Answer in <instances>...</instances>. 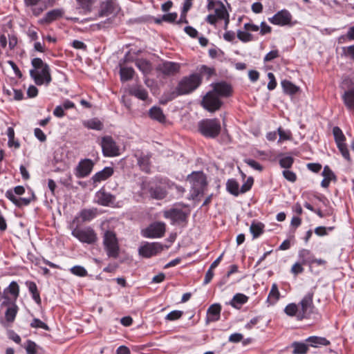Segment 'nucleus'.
Wrapping results in <instances>:
<instances>
[{"instance_id":"62","label":"nucleus","mask_w":354,"mask_h":354,"mask_svg":"<svg viewBox=\"0 0 354 354\" xmlns=\"http://www.w3.org/2000/svg\"><path fill=\"white\" fill-rule=\"evenodd\" d=\"M343 52L346 57H348L354 61V45L344 47Z\"/></svg>"},{"instance_id":"16","label":"nucleus","mask_w":354,"mask_h":354,"mask_svg":"<svg viewBox=\"0 0 354 354\" xmlns=\"http://www.w3.org/2000/svg\"><path fill=\"white\" fill-rule=\"evenodd\" d=\"M180 64L173 62H164L159 64L157 71L162 73L165 76L174 75L180 70Z\"/></svg>"},{"instance_id":"10","label":"nucleus","mask_w":354,"mask_h":354,"mask_svg":"<svg viewBox=\"0 0 354 354\" xmlns=\"http://www.w3.org/2000/svg\"><path fill=\"white\" fill-rule=\"evenodd\" d=\"M203 106L210 112H214L218 110L221 105L222 102L220 100L219 97L215 94V92L209 91L203 98Z\"/></svg>"},{"instance_id":"30","label":"nucleus","mask_w":354,"mask_h":354,"mask_svg":"<svg viewBox=\"0 0 354 354\" xmlns=\"http://www.w3.org/2000/svg\"><path fill=\"white\" fill-rule=\"evenodd\" d=\"M64 12L61 9H54L52 10L48 11L44 19H42L43 21L46 23H50L58 18L61 17L63 15Z\"/></svg>"},{"instance_id":"38","label":"nucleus","mask_w":354,"mask_h":354,"mask_svg":"<svg viewBox=\"0 0 354 354\" xmlns=\"http://www.w3.org/2000/svg\"><path fill=\"white\" fill-rule=\"evenodd\" d=\"M299 257L301 259H302L303 263H313L314 256L309 250H301L299 252Z\"/></svg>"},{"instance_id":"40","label":"nucleus","mask_w":354,"mask_h":354,"mask_svg":"<svg viewBox=\"0 0 354 354\" xmlns=\"http://www.w3.org/2000/svg\"><path fill=\"white\" fill-rule=\"evenodd\" d=\"M96 216V211L94 209H83L80 213V217L82 222H88L94 218Z\"/></svg>"},{"instance_id":"50","label":"nucleus","mask_w":354,"mask_h":354,"mask_svg":"<svg viewBox=\"0 0 354 354\" xmlns=\"http://www.w3.org/2000/svg\"><path fill=\"white\" fill-rule=\"evenodd\" d=\"M294 160L291 156H285L279 160V165L281 167L288 169L292 167Z\"/></svg>"},{"instance_id":"21","label":"nucleus","mask_w":354,"mask_h":354,"mask_svg":"<svg viewBox=\"0 0 354 354\" xmlns=\"http://www.w3.org/2000/svg\"><path fill=\"white\" fill-rule=\"evenodd\" d=\"M116 7L114 3L111 1H106L102 2L99 11L100 17H107L113 14L116 11Z\"/></svg>"},{"instance_id":"52","label":"nucleus","mask_w":354,"mask_h":354,"mask_svg":"<svg viewBox=\"0 0 354 354\" xmlns=\"http://www.w3.org/2000/svg\"><path fill=\"white\" fill-rule=\"evenodd\" d=\"M277 131L279 136V142L291 139L292 135L290 131H285L281 127H279Z\"/></svg>"},{"instance_id":"3","label":"nucleus","mask_w":354,"mask_h":354,"mask_svg":"<svg viewBox=\"0 0 354 354\" xmlns=\"http://www.w3.org/2000/svg\"><path fill=\"white\" fill-rule=\"evenodd\" d=\"M199 132L206 138H214L221 132V124L218 119H205L198 124Z\"/></svg>"},{"instance_id":"24","label":"nucleus","mask_w":354,"mask_h":354,"mask_svg":"<svg viewBox=\"0 0 354 354\" xmlns=\"http://www.w3.org/2000/svg\"><path fill=\"white\" fill-rule=\"evenodd\" d=\"M40 1L41 0H24L26 6L31 8L32 14L35 16L39 15L46 8Z\"/></svg>"},{"instance_id":"19","label":"nucleus","mask_w":354,"mask_h":354,"mask_svg":"<svg viewBox=\"0 0 354 354\" xmlns=\"http://www.w3.org/2000/svg\"><path fill=\"white\" fill-rule=\"evenodd\" d=\"M96 200L98 204L108 206L115 202V198L111 194L100 189L96 193Z\"/></svg>"},{"instance_id":"29","label":"nucleus","mask_w":354,"mask_h":354,"mask_svg":"<svg viewBox=\"0 0 354 354\" xmlns=\"http://www.w3.org/2000/svg\"><path fill=\"white\" fill-rule=\"evenodd\" d=\"M248 297L246 295L241 293H237L233 297L230 304L234 308L239 309L243 304L248 301Z\"/></svg>"},{"instance_id":"7","label":"nucleus","mask_w":354,"mask_h":354,"mask_svg":"<svg viewBox=\"0 0 354 354\" xmlns=\"http://www.w3.org/2000/svg\"><path fill=\"white\" fill-rule=\"evenodd\" d=\"M25 189L23 186H17L13 189H8L6 192V196L8 198L11 202H12L17 207H21L23 206L28 205L32 199L34 198L32 196V198H21L18 197L17 195L20 196L24 194Z\"/></svg>"},{"instance_id":"14","label":"nucleus","mask_w":354,"mask_h":354,"mask_svg":"<svg viewBox=\"0 0 354 354\" xmlns=\"http://www.w3.org/2000/svg\"><path fill=\"white\" fill-rule=\"evenodd\" d=\"M291 14L286 10H282L276 13L272 17L269 18L270 23L278 26H286L290 23Z\"/></svg>"},{"instance_id":"51","label":"nucleus","mask_w":354,"mask_h":354,"mask_svg":"<svg viewBox=\"0 0 354 354\" xmlns=\"http://www.w3.org/2000/svg\"><path fill=\"white\" fill-rule=\"evenodd\" d=\"M322 175L323 176L324 178L328 179L329 180H335L336 178L333 171L327 165L324 167Z\"/></svg>"},{"instance_id":"53","label":"nucleus","mask_w":354,"mask_h":354,"mask_svg":"<svg viewBox=\"0 0 354 354\" xmlns=\"http://www.w3.org/2000/svg\"><path fill=\"white\" fill-rule=\"evenodd\" d=\"M30 326L32 328H41L46 330H48L49 328L46 324L43 322L39 319H33L32 322L30 324Z\"/></svg>"},{"instance_id":"8","label":"nucleus","mask_w":354,"mask_h":354,"mask_svg":"<svg viewBox=\"0 0 354 354\" xmlns=\"http://www.w3.org/2000/svg\"><path fill=\"white\" fill-rule=\"evenodd\" d=\"M313 292H308L299 304V311L298 313V319L301 320L304 318H307L313 312L314 307L313 303Z\"/></svg>"},{"instance_id":"63","label":"nucleus","mask_w":354,"mask_h":354,"mask_svg":"<svg viewBox=\"0 0 354 354\" xmlns=\"http://www.w3.org/2000/svg\"><path fill=\"white\" fill-rule=\"evenodd\" d=\"M185 32L192 38H196L198 35V31L192 26H186L184 28Z\"/></svg>"},{"instance_id":"48","label":"nucleus","mask_w":354,"mask_h":354,"mask_svg":"<svg viewBox=\"0 0 354 354\" xmlns=\"http://www.w3.org/2000/svg\"><path fill=\"white\" fill-rule=\"evenodd\" d=\"M237 37L239 38V39L243 42H248L254 39L252 35L247 32L246 30H238Z\"/></svg>"},{"instance_id":"43","label":"nucleus","mask_w":354,"mask_h":354,"mask_svg":"<svg viewBox=\"0 0 354 354\" xmlns=\"http://www.w3.org/2000/svg\"><path fill=\"white\" fill-rule=\"evenodd\" d=\"M27 354H36L41 348L35 342L28 340L24 346Z\"/></svg>"},{"instance_id":"34","label":"nucleus","mask_w":354,"mask_h":354,"mask_svg":"<svg viewBox=\"0 0 354 354\" xmlns=\"http://www.w3.org/2000/svg\"><path fill=\"white\" fill-rule=\"evenodd\" d=\"M131 93L142 100H145L148 97L147 91L141 86L133 87L131 89Z\"/></svg>"},{"instance_id":"61","label":"nucleus","mask_w":354,"mask_h":354,"mask_svg":"<svg viewBox=\"0 0 354 354\" xmlns=\"http://www.w3.org/2000/svg\"><path fill=\"white\" fill-rule=\"evenodd\" d=\"M35 136L41 142H45L46 140V136L39 128H36L34 130Z\"/></svg>"},{"instance_id":"41","label":"nucleus","mask_w":354,"mask_h":354,"mask_svg":"<svg viewBox=\"0 0 354 354\" xmlns=\"http://www.w3.org/2000/svg\"><path fill=\"white\" fill-rule=\"evenodd\" d=\"M227 191L234 196H238L239 194V185L234 179H230L227 180Z\"/></svg>"},{"instance_id":"1","label":"nucleus","mask_w":354,"mask_h":354,"mask_svg":"<svg viewBox=\"0 0 354 354\" xmlns=\"http://www.w3.org/2000/svg\"><path fill=\"white\" fill-rule=\"evenodd\" d=\"M201 80L197 74H192L183 77L178 83L176 90L168 95L166 102L174 100L178 95H186L196 89L201 84Z\"/></svg>"},{"instance_id":"15","label":"nucleus","mask_w":354,"mask_h":354,"mask_svg":"<svg viewBox=\"0 0 354 354\" xmlns=\"http://www.w3.org/2000/svg\"><path fill=\"white\" fill-rule=\"evenodd\" d=\"M207 8L208 10H214L215 13L214 15L218 19L226 17L227 15H229L224 4L220 1H216L214 0H208Z\"/></svg>"},{"instance_id":"39","label":"nucleus","mask_w":354,"mask_h":354,"mask_svg":"<svg viewBox=\"0 0 354 354\" xmlns=\"http://www.w3.org/2000/svg\"><path fill=\"white\" fill-rule=\"evenodd\" d=\"M281 86L286 93L291 95L295 94L299 90L297 86L286 80L281 82Z\"/></svg>"},{"instance_id":"11","label":"nucleus","mask_w":354,"mask_h":354,"mask_svg":"<svg viewBox=\"0 0 354 354\" xmlns=\"http://www.w3.org/2000/svg\"><path fill=\"white\" fill-rule=\"evenodd\" d=\"M164 248L165 246L160 243H145L139 248L138 253L143 257L149 258L160 253Z\"/></svg>"},{"instance_id":"6","label":"nucleus","mask_w":354,"mask_h":354,"mask_svg":"<svg viewBox=\"0 0 354 354\" xmlns=\"http://www.w3.org/2000/svg\"><path fill=\"white\" fill-rule=\"evenodd\" d=\"M103 243L107 255L116 258L119 254V245L115 234L112 231L105 232L103 236Z\"/></svg>"},{"instance_id":"35","label":"nucleus","mask_w":354,"mask_h":354,"mask_svg":"<svg viewBox=\"0 0 354 354\" xmlns=\"http://www.w3.org/2000/svg\"><path fill=\"white\" fill-rule=\"evenodd\" d=\"M134 73L135 71L131 67H121L120 70V78L122 82L132 79Z\"/></svg>"},{"instance_id":"64","label":"nucleus","mask_w":354,"mask_h":354,"mask_svg":"<svg viewBox=\"0 0 354 354\" xmlns=\"http://www.w3.org/2000/svg\"><path fill=\"white\" fill-rule=\"evenodd\" d=\"M271 32V27L268 26L266 22L262 21L261 23L260 34L264 35Z\"/></svg>"},{"instance_id":"28","label":"nucleus","mask_w":354,"mask_h":354,"mask_svg":"<svg viewBox=\"0 0 354 354\" xmlns=\"http://www.w3.org/2000/svg\"><path fill=\"white\" fill-rule=\"evenodd\" d=\"M135 64L144 75H149L153 68L151 63L145 59H137Z\"/></svg>"},{"instance_id":"4","label":"nucleus","mask_w":354,"mask_h":354,"mask_svg":"<svg viewBox=\"0 0 354 354\" xmlns=\"http://www.w3.org/2000/svg\"><path fill=\"white\" fill-rule=\"evenodd\" d=\"M187 180L192 185V196L197 197L203 193L207 185V180L205 175L203 172H192L191 175L187 176Z\"/></svg>"},{"instance_id":"55","label":"nucleus","mask_w":354,"mask_h":354,"mask_svg":"<svg viewBox=\"0 0 354 354\" xmlns=\"http://www.w3.org/2000/svg\"><path fill=\"white\" fill-rule=\"evenodd\" d=\"M183 314V313L180 310H173L167 314L166 316V319L169 321H174L180 318Z\"/></svg>"},{"instance_id":"60","label":"nucleus","mask_w":354,"mask_h":354,"mask_svg":"<svg viewBox=\"0 0 354 354\" xmlns=\"http://www.w3.org/2000/svg\"><path fill=\"white\" fill-rule=\"evenodd\" d=\"M178 15L176 12H171L162 15V20L167 22H174L176 20Z\"/></svg>"},{"instance_id":"56","label":"nucleus","mask_w":354,"mask_h":354,"mask_svg":"<svg viewBox=\"0 0 354 354\" xmlns=\"http://www.w3.org/2000/svg\"><path fill=\"white\" fill-rule=\"evenodd\" d=\"M337 147L339 150L340 151L342 156L346 159L347 160H350V155L349 151L347 149V147L345 143H338Z\"/></svg>"},{"instance_id":"27","label":"nucleus","mask_w":354,"mask_h":354,"mask_svg":"<svg viewBox=\"0 0 354 354\" xmlns=\"http://www.w3.org/2000/svg\"><path fill=\"white\" fill-rule=\"evenodd\" d=\"M309 346L318 348L322 346H327L330 344V341L325 337L311 336L306 339Z\"/></svg>"},{"instance_id":"22","label":"nucleus","mask_w":354,"mask_h":354,"mask_svg":"<svg viewBox=\"0 0 354 354\" xmlns=\"http://www.w3.org/2000/svg\"><path fill=\"white\" fill-rule=\"evenodd\" d=\"M113 169L111 167H106L93 175L91 179L93 181V183H100L108 179L113 175Z\"/></svg>"},{"instance_id":"42","label":"nucleus","mask_w":354,"mask_h":354,"mask_svg":"<svg viewBox=\"0 0 354 354\" xmlns=\"http://www.w3.org/2000/svg\"><path fill=\"white\" fill-rule=\"evenodd\" d=\"M79 9H82L84 13H88L91 11L92 6L94 3V0H77Z\"/></svg>"},{"instance_id":"31","label":"nucleus","mask_w":354,"mask_h":354,"mask_svg":"<svg viewBox=\"0 0 354 354\" xmlns=\"http://www.w3.org/2000/svg\"><path fill=\"white\" fill-rule=\"evenodd\" d=\"M149 116L160 122H163L165 120V116L163 114L162 109L160 107L153 106L149 110Z\"/></svg>"},{"instance_id":"5","label":"nucleus","mask_w":354,"mask_h":354,"mask_svg":"<svg viewBox=\"0 0 354 354\" xmlns=\"http://www.w3.org/2000/svg\"><path fill=\"white\" fill-rule=\"evenodd\" d=\"M71 234L84 243L91 245L95 243L97 241V234L91 227H76L72 230Z\"/></svg>"},{"instance_id":"32","label":"nucleus","mask_w":354,"mask_h":354,"mask_svg":"<svg viewBox=\"0 0 354 354\" xmlns=\"http://www.w3.org/2000/svg\"><path fill=\"white\" fill-rule=\"evenodd\" d=\"M293 348L292 354H306L308 350V343L294 342L292 345Z\"/></svg>"},{"instance_id":"20","label":"nucleus","mask_w":354,"mask_h":354,"mask_svg":"<svg viewBox=\"0 0 354 354\" xmlns=\"http://www.w3.org/2000/svg\"><path fill=\"white\" fill-rule=\"evenodd\" d=\"M221 311V306L219 304H214L211 305L207 311L206 323L209 324L211 322H216L220 318Z\"/></svg>"},{"instance_id":"13","label":"nucleus","mask_w":354,"mask_h":354,"mask_svg":"<svg viewBox=\"0 0 354 354\" xmlns=\"http://www.w3.org/2000/svg\"><path fill=\"white\" fill-rule=\"evenodd\" d=\"M165 232V224L156 222L150 225L144 232V236L149 238H160L164 236Z\"/></svg>"},{"instance_id":"12","label":"nucleus","mask_w":354,"mask_h":354,"mask_svg":"<svg viewBox=\"0 0 354 354\" xmlns=\"http://www.w3.org/2000/svg\"><path fill=\"white\" fill-rule=\"evenodd\" d=\"M19 293V288L17 282L12 281L8 288H6L3 292L4 301L3 305H7L10 302L15 301Z\"/></svg>"},{"instance_id":"57","label":"nucleus","mask_w":354,"mask_h":354,"mask_svg":"<svg viewBox=\"0 0 354 354\" xmlns=\"http://www.w3.org/2000/svg\"><path fill=\"white\" fill-rule=\"evenodd\" d=\"M268 77L270 80L268 84V90L272 91V90L274 89L277 86L275 77L272 73H268Z\"/></svg>"},{"instance_id":"17","label":"nucleus","mask_w":354,"mask_h":354,"mask_svg":"<svg viewBox=\"0 0 354 354\" xmlns=\"http://www.w3.org/2000/svg\"><path fill=\"white\" fill-rule=\"evenodd\" d=\"M94 163L90 159H84L80 161L77 167L76 176L79 178H84L90 174Z\"/></svg>"},{"instance_id":"47","label":"nucleus","mask_w":354,"mask_h":354,"mask_svg":"<svg viewBox=\"0 0 354 354\" xmlns=\"http://www.w3.org/2000/svg\"><path fill=\"white\" fill-rule=\"evenodd\" d=\"M333 133L337 145H338V143H344L345 137L339 127H335L333 129Z\"/></svg>"},{"instance_id":"9","label":"nucleus","mask_w":354,"mask_h":354,"mask_svg":"<svg viewBox=\"0 0 354 354\" xmlns=\"http://www.w3.org/2000/svg\"><path fill=\"white\" fill-rule=\"evenodd\" d=\"M102 153L105 157H113L120 155V149L112 137L109 136L102 138L100 142Z\"/></svg>"},{"instance_id":"18","label":"nucleus","mask_w":354,"mask_h":354,"mask_svg":"<svg viewBox=\"0 0 354 354\" xmlns=\"http://www.w3.org/2000/svg\"><path fill=\"white\" fill-rule=\"evenodd\" d=\"M165 218H170L174 223H180L185 221L187 215L185 213L178 209H171L164 212Z\"/></svg>"},{"instance_id":"46","label":"nucleus","mask_w":354,"mask_h":354,"mask_svg":"<svg viewBox=\"0 0 354 354\" xmlns=\"http://www.w3.org/2000/svg\"><path fill=\"white\" fill-rule=\"evenodd\" d=\"M138 163L140 168L145 172L149 171V157L148 156H142L138 158Z\"/></svg>"},{"instance_id":"2","label":"nucleus","mask_w":354,"mask_h":354,"mask_svg":"<svg viewBox=\"0 0 354 354\" xmlns=\"http://www.w3.org/2000/svg\"><path fill=\"white\" fill-rule=\"evenodd\" d=\"M31 63L34 68L30 71V75L35 84L48 86L52 80L48 65L40 58H34Z\"/></svg>"},{"instance_id":"36","label":"nucleus","mask_w":354,"mask_h":354,"mask_svg":"<svg viewBox=\"0 0 354 354\" xmlns=\"http://www.w3.org/2000/svg\"><path fill=\"white\" fill-rule=\"evenodd\" d=\"M280 293L276 283H273L268 297V301L270 304H275L279 299Z\"/></svg>"},{"instance_id":"54","label":"nucleus","mask_w":354,"mask_h":354,"mask_svg":"<svg viewBox=\"0 0 354 354\" xmlns=\"http://www.w3.org/2000/svg\"><path fill=\"white\" fill-rule=\"evenodd\" d=\"M244 162L248 165H249L250 167H251L252 168H253L255 170H257L259 171H261L263 170V167L258 162H257L254 160L248 158V159H245Z\"/></svg>"},{"instance_id":"23","label":"nucleus","mask_w":354,"mask_h":354,"mask_svg":"<svg viewBox=\"0 0 354 354\" xmlns=\"http://www.w3.org/2000/svg\"><path fill=\"white\" fill-rule=\"evenodd\" d=\"M212 91L215 92L218 97H227L231 93V87L225 82H220L214 85Z\"/></svg>"},{"instance_id":"37","label":"nucleus","mask_w":354,"mask_h":354,"mask_svg":"<svg viewBox=\"0 0 354 354\" xmlns=\"http://www.w3.org/2000/svg\"><path fill=\"white\" fill-rule=\"evenodd\" d=\"M264 225L261 223H252L250 227V231L252 233L253 238L259 237L263 231Z\"/></svg>"},{"instance_id":"25","label":"nucleus","mask_w":354,"mask_h":354,"mask_svg":"<svg viewBox=\"0 0 354 354\" xmlns=\"http://www.w3.org/2000/svg\"><path fill=\"white\" fill-rule=\"evenodd\" d=\"M149 192L151 197L157 200L163 199L167 194L165 187L158 185L151 186Z\"/></svg>"},{"instance_id":"33","label":"nucleus","mask_w":354,"mask_h":354,"mask_svg":"<svg viewBox=\"0 0 354 354\" xmlns=\"http://www.w3.org/2000/svg\"><path fill=\"white\" fill-rule=\"evenodd\" d=\"M83 125L90 129L102 130L103 128L102 123L97 118H93L83 122Z\"/></svg>"},{"instance_id":"59","label":"nucleus","mask_w":354,"mask_h":354,"mask_svg":"<svg viewBox=\"0 0 354 354\" xmlns=\"http://www.w3.org/2000/svg\"><path fill=\"white\" fill-rule=\"evenodd\" d=\"M283 176L286 180L292 183L295 182L297 179L296 174L290 170H284L283 171Z\"/></svg>"},{"instance_id":"45","label":"nucleus","mask_w":354,"mask_h":354,"mask_svg":"<svg viewBox=\"0 0 354 354\" xmlns=\"http://www.w3.org/2000/svg\"><path fill=\"white\" fill-rule=\"evenodd\" d=\"M17 313V307L15 305H13L9 308L6 311L5 317L6 319L9 322H12L15 320L16 315Z\"/></svg>"},{"instance_id":"49","label":"nucleus","mask_w":354,"mask_h":354,"mask_svg":"<svg viewBox=\"0 0 354 354\" xmlns=\"http://www.w3.org/2000/svg\"><path fill=\"white\" fill-rule=\"evenodd\" d=\"M70 270L72 274L78 277H85L88 274L86 270L80 266H73L70 269Z\"/></svg>"},{"instance_id":"26","label":"nucleus","mask_w":354,"mask_h":354,"mask_svg":"<svg viewBox=\"0 0 354 354\" xmlns=\"http://www.w3.org/2000/svg\"><path fill=\"white\" fill-rule=\"evenodd\" d=\"M342 100L346 109L354 113V89L345 91L342 95Z\"/></svg>"},{"instance_id":"58","label":"nucleus","mask_w":354,"mask_h":354,"mask_svg":"<svg viewBox=\"0 0 354 354\" xmlns=\"http://www.w3.org/2000/svg\"><path fill=\"white\" fill-rule=\"evenodd\" d=\"M253 178L252 177H250L248 178L247 181L241 186V192L245 193L250 189V188L252 186L253 184Z\"/></svg>"},{"instance_id":"44","label":"nucleus","mask_w":354,"mask_h":354,"mask_svg":"<svg viewBox=\"0 0 354 354\" xmlns=\"http://www.w3.org/2000/svg\"><path fill=\"white\" fill-rule=\"evenodd\" d=\"M299 306L295 304H290L287 305L284 309V312L288 316H296L298 319V313H299Z\"/></svg>"}]
</instances>
